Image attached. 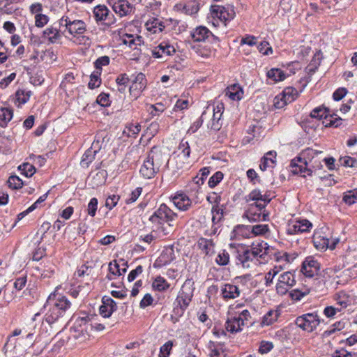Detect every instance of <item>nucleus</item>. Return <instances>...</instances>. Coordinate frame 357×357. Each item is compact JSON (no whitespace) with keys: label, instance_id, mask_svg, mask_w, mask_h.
I'll list each match as a JSON object with an SVG mask.
<instances>
[{"label":"nucleus","instance_id":"nucleus-51","mask_svg":"<svg viewBox=\"0 0 357 357\" xmlns=\"http://www.w3.org/2000/svg\"><path fill=\"white\" fill-rule=\"evenodd\" d=\"M310 291L308 289H305L304 291L298 289H295L290 292V296L293 300L299 301L305 296L309 294Z\"/></svg>","mask_w":357,"mask_h":357},{"label":"nucleus","instance_id":"nucleus-50","mask_svg":"<svg viewBox=\"0 0 357 357\" xmlns=\"http://www.w3.org/2000/svg\"><path fill=\"white\" fill-rule=\"evenodd\" d=\"M8 186L12 189H19L23 185L21 178L17 176H10L8 180Z\"/></svg>","mask_w":357,"mask_h":357},{"label":"nucleus","instance_id":"nucleus-22","mask_svg":"<svg viewBox=\"0 0 357 357\" xmlns=\"http://www.w3.org/2000/svg\"><path fill=\"white\" fill-rule=\"evenodd\" d=\"M146 86V79L145 75L143 73H139L135 77L132 85L130 86L129 91L130 94L137 98Z\"/></svg>","mask_w":357,"mask_h":357},{"label":"nucleus","instance_id":"nucleus-36","mask_svg":"<svg viewBox=\"0 0 357 357\" xmlns=\"http://www.w3.org/2000/svg\"><path fill=\"white\" fill-rule=\"evenodd\" d=\"M287 73L279 68H272L267 73V77L275 82L283 81Z\"/></svg>","mask_w":357,"mask_h":357},{"label":"nucleus","instance_id":"nucleus-7","mask_svg":"<svg viewBox=\"0 0 357 357\" xmlns=\"http://www.w3.org/2000/svg\"><path fill=\"white\" fill-rule=\"evenodd\" d=\"M250 314L248 310H244L238 315L229 317L225 323V328L228 332L236 333L241 331L245 326L251 324Z\"/></svg>","mask_w":357,"mask_h":357},{"label":"nucleus","instance_id":"nucleus-63","mask_svg":"<svg viewBox=\"0 0 357 357\" xmlns=\"http://www.w3.org/2000/svg\"><path fill=\"white\" fill-rule=\"evenodd\" d=\"M347 93V90L346 88L341 87L338 88L333 94V98L335 101H339L342 100Z\"/></svg>","mask_w":357,"mask_h":357},{"label":"nucleus","instance_id":"nucleus-14","mask_svg":"<svg viewBox=\"0 0 357 357\" xmlns=\"http://www.w3.org/2000/svg\"><path fill=\"white\" fill-rule=\"evenodd\" d=\"M192 289L186 284L183 285L176 299V303L180 307L182 312L188 307L192 301Z\"/></svg>","mask_w":357,"mask_h":357},{"label":"nucleus","instance_id":"nucleus-25","mask_svg":"<svg viewBox=\"0 0 357 357\" xmlns=\"http://www.w3.org/2000/svg\"><path fill=\"white\" fill-rule=\"evenodd\" d=\"M277 153L274 151L266 153L261 160L259 168L261 171H266L268 168H273L276 162Z\"/></svg>","mask_w":357,"mask_h":357},{"label":"nucleus","instance_id":"nucleus-26","mask_svg":"<svg viewBox=\"0 0 357 357\" xmlns=\"http://www.w3.org/2000/svg\"><path fill=\"white\" fill-rule=\"evenodd\" d=\"M312 224L306 219L299 220L295 222L291 228H289L290 233H303L309 231L312 228Z\"/></svg>","mask_w":357,"mask_h":357},{"label":"nucleus","instance_id":"nucleus-53","mask_svg":"<svg viewBox=\"0 0 357 357\" xmlns=\"http://www.w3.org/2000/svg\"><path fill=\"white\" fill-rule=\"evenodd\" d=\"M223 178V174L221 172H215L210 178L208 184L210 188L216 186Z\"/></svg>","mask_w":357,"mask_h":357},{"label":"nucleus","instance_id":"nucleus-56","mask_svg":"<svg viewBox=\"0 0 357 357\" xmlns=\"http://www.w3.org/2000/svg\"><path fill=\"white\" fill-rule=\"evenodd\" d=\"M206 114V112H204L201 116L200 118L197 119L192 125L190 127V128L188 130V133H195L202 125L204 121V117Z\"/></svg>","mask_w":357,"mask_h":357},{"label":"nucleus","instance_id":"nucleus-17","mask_svg":"<svg viewBox=\"0 0 357 357\" xmlns=\"http://www.w3.org/2000/svg\"><path fill=\"white\" fill-rule=\"evenodd\" d=\"M241 292L239 287L231 283L222 284L220 287V296L225 301L235 299L239 297Z\"/></svg>","mask_w":357,"mask_h":357},{"label":"nucleus","instance_id":"nucleus-54","mask_svg":"<svg viewBox=\"0 0 357 357\" xmlns=\"http://www.w3.org/2000/svg\"><path fill=\"white\" fill-rule=\"evenodd\" d=\"M289 103L281 93L276 96L273 100V105L277 109H282Z\"/></svg>","mask_w":357,"mask_h":357},{"label":"nucleus","instance_id":"nucleus-39","mask_svg":"<svg viewBox=\"0 0 357 357\" xmlns=\"http://www.w3.org/2000/svg\"><path fill=\"white\" fill-rule=\"evenodd\" d=\"M129 82V77L126 74H121L119 75L116 79V82L117 84V90L121 93H124L126 92L127 88V84Z\"/></svg>","mask_w":357,"mask_h":357},{"label":"nucleus","instance_id":"nucleus-34","mask_svg":"<svg viewBox=\"0 0 357 357\" xmlns=\"http://www.w3.org/2000/svg\"><path fill=\"white\" fill-rule=\"evenodd\" d=\"M197 245L206 255H211L214 252V244L211 240L200 238L198 241Z\"/></svg>","mask_w":357,"mask_h":357},{"label":"nucleus","instance_id":"nucleus-5","mask_svg":"<svg viewBox=\"0 0 357 357\" xmlns=\"http://www.w3.org/2000/svg\"><path fill=\"white\" fill-rule=\"evenodd\" d=\"M319 153H321V151H318L312 149L304 150L302 152L303 159L301 157H297L291 160V172L294 174H304V177L306 176L305 174L309 176L312 175V170L310 168H307V165L309 162H312L314 156Z\"/></svg>","mask_w":357,"mask_h":357},{"label":"nucleus","instance_id":"nucleus-29","mask_svg":"<svg viewBox=\"0 0 357 357\" xmlns=\"http://www.w3.org/2000/svg\"><path fill=\"white\" fill-rule=\"evenodd\" d=\"M43 37L50 43H56L61 39V36L59 29L50 26L44 30Z\"/></svg>","mask_w":357,"mask_h":357},{"label":"nucleus","instance_id":"nucleus-43","mask_svg":"<svg viewBox=\"0 0 357 357\" xmlns=\"http://www.w3.org/2000/svg\"><path fill=\"white\" fill-rule=\"evenodd\" d=\"M178 158H188L190 156V149L187 141L182 140L181 142L178 146Z\"/></svg>","mask_w":357,"mask_h":357},{"label":"nucleus","instance_id":"nucleus-41","mask_svg":"<svg viewBox=\"0 0 357 357\" xmlns=\"http://www.w3.org/2000/svg\"><path fill=\"white\" fill-rule=\"evenodd\" d=\"M126 265V261H125L123 259H120L119 261L114 260L109 264V271L110 273L114 275L120 276L122 275V273L120 271V266Z\"/></svg>","mask_w":357,"mask_h":357},{"label":"nucleus","instance_id":"nucleus-15","mask_svg":"<svg viewBox=\"0 0 357 357\" xmlns=\"http://www.w3.org/2000/svg\"><path fill=\"white\" fill-rule=\"evenodd\" d=\"M249 250L260 264H264L266 261V257L268 254L269 246L266 243L261 241L256 244L252 243L249 247Z\"/></svg>","mask_w":357,"mask_h":357},{"label":"nucleus","instance_id":"nucleus-40","mask_svg":"<svg viewBox=\"0 0 357 357\" xmlns=\"http://www.w3.org/2000/svg\"><path fill=\"white\" fill-rule=\"evenodd\" d=\"M152 286L154 289L162 291L167 290L169 287V284L164 278L158 276L153 282Z\"/></svg>","mask_w":357,"mask_h":357},{"label":"nucleus","instance_id":"nucleus-20","mask_svg":"<svg viewBox=\"0 0 357 357\" xmlns=\"http://www.w3.org/2000/svg\"><path fill=\"white\" fill-rule=\"evenodd\" d=\"M110 4L113 10L120 17L126 16L132 10V6L128 0H114Z\"/></svg>","mask_w":357,"mask_h":357},{"label":"nucleus","instance_id":"nucleus-1","mask_svg":"<svg viewBox=\"0 0 357 357\" xmlns=\"http://www.w3.org/2000/svg\"><path fill=\"white\" fill-rule=\"evenodd\" d=\"M59 287H57L49 295L44 305V309H47L45 314V320L49 324L54 323L60 317H63L72 306L71 301L66 296L59 293Z\"/></svg>","mask_w":357,"mask_h":357},{"label":"nucleus","instance_id":"nucleus-24","mask_svg":"<svg viewBox=\"0 0 357 357\" xmlns=\"http://www.w3.org/2000/svg\"><path fill=\"white\" fill-rule=\"evenodd\" d=\"M145 26L149 32L155 34L161 33L164 30L165 25L161 20L152 18L146 22Z\"/></svg>","mask_w":357,"mask_h":357},{"label":"nucleus","instance_id":"nucleus-16","mask_svg":"<svg viewBox=\"0 0 357 357\" xmlns=\"http://www.w3.org/2000/svg\"><path fill=\"white\" fill-rule=\"evenodd\" d=\"M176 50L169 43L163 41L154 47L152 51V56L156 59H165L166 56L173 55Z\"/></svg>","mask_w":357,"mask_h":357},{"label":"nucleus","instance_id":"nucleus-45","mask_svg":"<svg viewBox=\"0 0 357 357\" xmlns=\"http://www.w3.org/2000/svg\"><path fill=\"white\" fill-rule=\"evenodd\" d=\"M344 202L351 205L357 202V188L346 192L343 197Z\"/></svg>","mask_w":357,"mask_h":357},{"label":"nucleus","instance_id":"nucleus-55","mask_svg":"<svg viewBox=\"0 0 357 357\" xmlns=\"http://www.w3.org/2000/svg\"><path fill=\"white\" fill-rule=\"evenodd\" d=\"M331 119L328 123H326V126H333L337 128L342 124L343 119L337 116V114H330Z\"/></svg>","mask_w":357,"mask_h":357},{"label":"nucleus","instance_id":"nucleus-6","mask_svg":"<svg viewBox=\"0 0 357 357\" xmlns=\"http://www.w3.org/2000/svg\"><path fill=\"white\" fill-rule=\"evenodd\" d=\"M230 248L235 255L237 265H241L245 268H250L254 266L261 264L258 259L250 252L249 247L240 245L235 247L230 245Z\"/></svg>","mask_w":357,"mask_h":357},{"label":"nucleus","instance_id":"nucleus-49","mask_svg":"<svg viewBox=\"0 0 357 357\" xmlns=\"http://www.w3.org/2000/svg\"><path fill=\"white\" fill-rule=\"evenodd\" d=\"M173 347V342L171 340L165 342L160 349L158 357H169Z\"/></svg>","mask_w":357,"mask_h":357},{"label":"nucleus","instance_id":"nucleus-60","mask_svg":"<svg viewBox=\"0 0 357 357\" xmlns=\"http://www.w3.org/2000/svg\"><path fill=\"white\" fill-rule=\"evenodd\" d=\"M98 208V199L96 198H92L87 206V212L91 217L95 216L96 212Z\"/></svg>","mask_w":357,"mask_h":357},{"label":"nucleus","instance_id":"nucleus-10","mask_svg":"<svg viewBox=\"0 0 357 357\" xmlns=\"http://www.w3.org/2000/svg\"><path fill=\"white\" fill-rule=\"evenodd\" d=\"M176 216L166 204H161L159 208L149 218V220L152 223L158 225H162L164 222L173 221Z\"/></svg>","mask_w":357,"mask_h":357},{"label":"nucleus","instance_id":"nucleus-42","mask_svg":"<svg viewBox=\"0 0 357 357\" xmlns=\"http://www.w3.org/2000/svg\"><path fill=\"white\" fill-rule=\"evenodd\" d=\"M283 268L282 265L279 266H275L273 268L271 269L268 273H266L264 280H265V285L266 287L271 286L273 283V278L276 275L279 273V272Z\"/></svg>","mask_w":357,"mask_h":357},{"label":"nucleus","instance_id":"nucleus-21","mask_svg":"<svg viewBox=\"0 0 357 357\" xmlns=\"http://www.w3.org/2000/svg\"><path fill=\"white\" fill-rule=\"evenodd\" d=\"M107 176V173L105 169H96L93 171L89 178V185L93 188H97L103 185Z\"/></svg>","mask_w":357,"mask_h":357},{"label":"nucleus","instance_id":"nucleus-48","mask_svg":"<svg viewBox=\"0 0 357 357\" xmlns=\"http://www.w3.org/2000/svg\"><path fill=\"white\" fill-rule=\"evenodd\" d=\"M18 169L22 172V174L26 177L32 176L36 172V168L33 165L29 163H23L18 167Z\"/></svg>","mask_w":357,"mask_h":357},{"label":"nucleus","instance_id":"nucleus-59","mask_svg":"<svg viewBox=\"0 0 357 357\" xmlns=\"http://www.w3.org/2000/svg\"><path fill=\"white\" fill-rule=\"evenodd\" d=\"M119 199L120 197L119 195H113L109 196L105 201V206L111 210L117 204Z\"/></svg>","mask_w":357,"mask_h":357},{"label":"nucleus","instance_id":"nucleus-30","mask_svg":"<svg viewBox=\"0 0 357 357\" xmlns=\"http://www.w3.org/2000/svg\"><path fill=\"white\" fill-rule=\"evenodd\" d=\"M222 109L223 105L222 104L218 105L215 108H213V114L212 118V123L211 125V128L214 130H220L221 127V124L220 123V121L221 119V116L222 115Z\"/></svg>","mask_w":357,"mask_h":357},{"label":"nucleus","instance_id":"nucleus-8","mask_svg":"<svg viewBox=\"0 0 357 357\" xmlns=\"http://www.w3.org/2000/svg\"><path fill=\"white\" fill-rule=\"evenodd\" d=\"M320 317L317 313H307L296 318L295 324L303 331L312 332L319 325Z\"/></svg>","mask_w":357,"mask_h":357},{"label":"nucleus","instance_id":"nucleus-27","mask_svg":"<svg viewBox=\"0 0 357 357\" xmlns=\"http://www.w3.org/2000/svg\"><path fill=\"white\" fill-rule=\"evenodd\" d=\"M176 7L187 15L195 14L199 9V3L195 0L188 1L185 3L178 4Z\"/></svg>","mask_w":357,"mask_h":357},{"label":"nucleus","instance_id":"nucleus-57","mask_svg":"<svg viewBox=\"0 0 357 357\" xmlns=\"http://www.w3.org/2000/svg\"><path fill=\"white\" fill-rule=\"evenodd\" d=\"M48 20V17L43 14H36L35 16V24L37 27H43Z\"/></svg>","mask_w":357,"mask_h":357},{"label":"nucleus","instance_id":"nucleus-12","mask_svg":"<svg viewBox=\"0 0 357 357\" xmlns=\"http://www.w3.org/2000/svg\"><path fill=\"white\" fill-rule=\"evenodd\" d=\"M238 234L248 238L265 234L268 231L267 225H238L235 230Z\"/></svg>","mask_w":357,"mask_h":357},{"label":"nucleus","instance_id":"nucleus-2","mask_svg":"<svg viewBox=\"0 0 357 357\" xmlns=\"http://www.w3.org/2000/svg\"><path fill=\"white\" fill-rule=\"evenodd\" d=\"M59 23L61 26L66 27V30L72 37L71 40L73 43L83 45H89L90 44L89 37L85 35L87 31L86 24L83 20L63 16L60 19Z\"/></svg>","mask_w":357,"mask_h":357},{"label":"nucleus","instance_id":"nucleus-37","mask_svg":"<svg viewBox=\"0 0 357 357\" xmlns=\"http://www.w3.org/2000/svg\"><path fill=\"white\" fill-rule=\"evenodd\" d=\"M97 150H93V147L86 151L82 155L80 165L83 167H87L89 165L93 160Z\"/></svg>","mask_w":357,"mask_h":357},{"label":"nucleus","instance_id":"nucleus-58","mask_svg":"<svg viewBox=\"0 0 357 357\" xmlns=\"http://www.w3.org/2000/svg\"><path fill=\"white\" fill-rule=\"evenodd\" d=\"M258 50L259 52L262 53L264 55H269L273 53L272 47L266 41L261 42L258 46Z\"/></svg>","mask_w":357,"mask_h":357},{"label":"nucleus","instance_id":"nucleus-4","mask_svg":"<svg viewBox=\"0 0 357 357\" xmlns=\"http://www.w3.org/2000/svg\"><path fill=\"white\" fill-rule=\"evenodd\" d=\"M165 159L162 152L156 147H153L144 160L139 169L141 176L145 179L153 178L159 171V168Z\"/></svg>","mask_w":357,"mask_h":357},{"label":"nucleus","instance_id":"nucleus-19","mask_svg":"<svg viewBox=\"0 0 357 357\" xmlns=\"http://www.w3.org/2000/svg\"><path fill=\"white\" fill-rule=\"evenodd\" d=\"M116 304L112 298L106 296L102 297V305L99 308V312L102 317L109 318L116 310Z\"/></svg>","mask_w":357,"mask_h":357},{"label":"nucleus","instance_id":"nucleus-3","mask_svg":"<svg viewBox=\"0 0 357 357\" xmlns=\"http://www.w3.org/2000/svg\"><path fill=\"white\" fill-rule=\"evenodd\" d=\"M246 201H261L264 203H255L251 204L248 212L247 218L250 221H257L262 219L263 220H266L267 214L261 213V211L266 207V204L270 202L271 199L268 198L266 195H262L259 190L255 189L252 190L249 195L246 197Z\"/></svg>","mask_w":357,"mask_h":357},{"label":"nucleus","instance_id":"nucleus-47","mask_svg":"<svg viewBox=\"0 0 357 357\" xmlns=\"http://www.w3.org/2000/svg\"><path fill=\"white\" fill-rule=\"evenodd\" d=\"M215 262L220 266L227 265L229 262V252L225 250L220 251L215 259Z\"/></svg>","mask_w":357,"mask_h":357},{"label":"nucleus","instance_id":"nucleus-52","mask_svg":"<svg viewBox=\"0 0 357 357\" xmlns=\"http://www.w3.org/2000/svg\"><path fill=\"white\" fill-rule=\"evenodd\" d=\"M281 94L284 96V98H285L289 102H291L295 99L297 91L294 88L288 87L286 88Z\"/></svg>","mask_w":357,"mask_h":357},{"label":"nucleus","instance_id":"nucleus-32","mask_svg":"<svg viewBox=\"0 0 357 357\" xmlns=\"http://www.w3.org/2000/svg\"><path fill=\"white\" fill-rule=\"evenodd\" d=\"M226 95L233 100H239L243 97V91L239 84H233L227 87Z\"/></svg>","mask_w":357,"mask_h":357},{"label":"nucleus","instance_id":"nucleus-46","mask_svg":"<svg viewBox=\"0 0 357 357\" xmlns=\"http://www.w3.org/2000/svg\"><path fill=\"white\" fill-rule=\"evenodd\" d=\"M141 130V125L138 123L128 124L123 132L128 137H135Z\"/></svg>","mask_w":357,"mask_h":357},{"label":"nucleus","instance_id":"nucleus-38","mask_svg":"<svg viewBox=\"0 0 357 357\" xmlns=\"http://www.w3.org/2000/svg\"><path fill=\"white\" fill-rule=\"evenodd\" d=\"M310 116L317 119H326L329 116V109L325 107H316L310 112Z\"/></svg>","mask_w":357,"mask_h":357},{"label":"nucleus","instance_id":"nucleus-18","mask_svg":"<svg viewBox=\"0 0 357 357\" xmlns=\"http://www.w3.org/2000/svg\"><path fill=\"white\" fill-rule=\"evenodd\" d=\"M319 268V262L312 257H309L303 262L301 272L306 277L312 278L318 274Z\"/></svg>","mask_w":357,"mask_h":357},{"label":"nucleus","instance_id":"nucleus-33","mask_svg":"<svg viewBox=\"0 0 357 357\" xmlns=\"http://www.w3.org/2000/svg\"><path fill=\"white\" fill-rule=\"evenodd\" d=\"M280 312L278 310H269L262 318L261 325L262 326H270L277 321Z\"/></svg>","mask_w":357,"mask_h":357},{"label":"nucleus","instance_id":"nucleus-62","mask_svg":"<svg viewBox=\"0 0 357 357\" xmlns=\"http://www.w3.org/2000/svg\"><path fill=\"white\" fill-rule=\"evenodd\" d=\"M142 189L141 188H137L130 195L129 197L126 200V204H131L135 202L142 193Z\"/></svg>","mask_w":357,"mask_h":357},{"label":"nucleus","instance_id":"nucleus-11","mask_svg":"<svg viewBox=\"0 0 357 357\" xmlns=\"http://www.w3.org/2000/svg\"><path fill=\"white\" fill-rule=\"evenodd\" d=\"M94 19L97 23H102L106 25H111L115 23L114 15L105 5H98L93 10Z\"/></svg>","mask_w":357,"mask_h":357},{"label":"nucleus","instance_id":"nucleus-28","mask_svg":"<svg viewBox=\"0 0 357 357\" xmlns=\"http://www.w3.org/2000/svg\"><path fill=\"white\" fill-rule=\"evenodd\" d=\"M122 42L130 48L135 50L142 44L143 40L142 36L126 34L122 37Z\"/></svg>","mask_w":357,"mask_h":357},{"label":"nucleus","instance_id":"nucleus-44","mask_svg":"<svg viewBox=\"0 0 357 357\" xmlns=\"http://www.w3.org/2000/svg\"><path fill=\"white\" fill-rule=\"evenodd\" d=\"M294 255H289L287 252H278L275 254V259L278 262L284 263V264H288L293 261L295 259Z\"/></svg>","mask_w":357,"mask_h":357},{"label":"nucleus","instance_id":"nucleus-64","mask_svg":"<svg viewBox=\"0 0 357 357\" xmlns=\"http://www.w3.org/2000/svg\"><path fill=\"white\" fill-rule=\"evenodd\" d=\"M90 81L89 82V87L90 89H94L100 85V80L97 73H92L90 77Z\"/></svg>","mask_w":357,"mask_h":357},{"label":"nucleus","instance_id":"nucleus-35","mask_svg":"<svg viewBox=\"0 0 357 357\" xmlns=\"http://www.w3.org/2000/svg\"><path fill=\"white\" fill-rule=\"evenodd\" d=\"M13 116V109L8 107L0 109V126L6 127Z\"/></svg>","mask_w":357,"mask_h":357},{"label":"nucleus","instance_id":"nucleus-61","mask_svg":"<svg viewBox=\"0 0 357 357\" xmlns=\"http://www.w3.org/2000/svg\"><path fill=\"white\" fill-rule=\"evenodd\" d=\"M109 63V57L107 56H102L99 57L98 59H96V61L94 63L95 67L97 69H100V70L102 69V66H106Z\"/></svg>","mask_w":357,"mask_h":357},{"label":"nucleus","instance_id":"nucleus-13","mask_svg":"<svg viewBox=\"0 0 357 357\" xmlns=\"http://www.w3.org/2000/svg\"><path fill=\"white\" fill-rule=\"evenodd\" d=\"M211 10L214 18L216 17L225 22L234 19L236 15L232 7L225 8L219 5H214L211 6Z\"/></svg>","mask_w":357,"mask_h":357},{"label":"nucleus","instance_id":"nucleus-23","mask_svg":"<svg viewBox=\"0 0 357 357\" xmlns=\"http://www.w3.org/2000/svg\"><path fill=\"white\" fill-rule=\"evenodd\" d=\"M172 202L178 209L181 211L188 210L192 205L191 199L183 192H178L172 197Z\"/></svg>","mask_w":357,"mask_h":357},{"label":"nucleus","instance_id":"nucleus-9","mask_svg":"<svg viewBox=\"0 0 357 357\" xmlns=\"http://www.w3.org/2000/svg\"><path fill=\"white\" fill-rule=\"evenodd\" d=\"M296 284L295 275L291 271H286L281 273L275 286L278 294L285 295L288 291Z\"/></svg>","mask_w":357,"mask_h":357},{"label":"nucleus","instance_id":"nucleus-31","mask_svg":"<svg viewBox=\"0 0 357 357\" xmlns=\"http://www.w3.org/2000/svg\"><path fill=\"white\" fill-rule=\"evenodd\" d=\"M211 31L205 26H199L195 29L191 33L194 41H204L211 34Z\"/></svg>","mask_w":357,"mask_h":357}]
</instances>
